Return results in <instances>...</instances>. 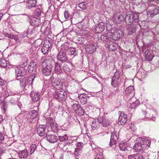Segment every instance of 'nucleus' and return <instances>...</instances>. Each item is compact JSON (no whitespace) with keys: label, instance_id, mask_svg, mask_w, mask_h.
Segmentation results:
<instances>
[{"label":"nucleus","instance_id":"nucleus-1","mask_svg":"<svg viewBox=\"0 0 159 159\" xmlns=\"http://www.w3.org/2000/svg\"><path fill=\"white\" fill-rule=\"evenodd\" d=\"M54 62L52 59L47 58L43 62V68L42 72L43 75L48 76L50 75L52 72L53 65Z\"/></svg>","mask_w":159,"mask_h":159},{"label":"nucleus","instance_id":"nucleus-2","mask_svg":"<svg viewBox=\"0 0 159 159\" xmlns=\"http://www.w3.org/2000/svg\"><path fill=\"white\" fill-rule=\"evenodd\" d=\"M35 77V76L34 74L31 75L28 77H24L20 81V87L25 90H27L30 85L32 88L33 82Z\"/></svg>","mask_w":159,"mask_h":159},{"label":"nucleus","instance_id":"nucleus-3","mask_svg":"<svg viewBox=\"0 0 159 159\" xmlns=\"http://www.w3.org/2000/svg\"><path fill=\"white\" fill-rule=\"evenodd\" d=\"M139 19V16L138 14L135 12H129L126 14L125 20L127 24L130 25L134 21L136 22H138Z\"/></svg>","mask_w":159,"mask_h":159},{"label":"nucleus","instance_id":"nucleus-4","mask_svg":"<svg viewBox=\"0 0 159 159\" xmlns=\"http://www.w3.org/2000/svg\"><path fill=\"white\" fill-rule=\"evenodd\" d=\"M53 97L60 102L65 101L67 98V93L63 90L56 91L53 94Z\"/></svg>","mask_w":159,"mask_h":159},{"label":"nucleus","instance_id":"nucleus-5","mask_svg":"<svg viewBox=\"0 0 159 159\" xmlns=\"http://www.w3.org/2000/svg\"><path fill=\"white\" fill-rule=\"evenodd\" d=\"M38 115V111L33 110L28 113H25L23 117L27 122L31 123L37 118Z\"/></svg>","mask_w":159,"mask_h":159},{"label":"nucleus","instance_id":"nucleus-6","mask_svg":"<svg viewBox=\"0 0 159 159\" xmlns=\"http://www.w3.org/2000/svg\"><path fill=\"white\" fill-rule=\"evenodd\" d=\"M27 70L23 67H16L15 69V76L17 80L21 79V77L25 75Z\"/></svg>","mask_w":159,"mask_h":159},{"label":"nucleus","instance_id":"nucleus-7","mask_svg":"<svg viewBox=\"0 0 159 159\" xmlns=\"http://www.w3.org/2000/svg\"><path fill=\"white\" fill-rule=\"evenodd\" d=\"M125 98H127V100L131 99L134 96V86H130L126 88L125 91Z\"/></svg>","mask_w":159,"mask_h":159},{"label":"nucleus","instance_id":"nucleus-8","mask_svg":"<svg viewBox=\"0 0 159 159\" xmlns=\"http://www.w3.org/2000/svg\"><path fill=\"white\" fill-rule=\"evenodd\" d=\"M52 87L57 90H62L63 87V82L59 79H54L53 78L52 80Z\"/></svg>","mask_w":159,"mask_h":159},{"label":"nucleus","instance_id":"nucleus-9","mask_svg":"<svg viewBox=\"0 0 159 159\" xmlns=\"http://www.w3.org/2000/svg\"><path fill=\"white\" fill-rule=\"evenodd\" d=\"M48 121L50 124L52 130L54 133H58L59 130V127L54 119L52 117H50L48 119Z\"/></svg>","mask_w":159,"mask_h":159},{"label":"nucleus","instance_id":"nucleus-10","mask_svg":"<svg viewBox=\"0 0 159 159\" xmlns=\"http://www.w3.org/2000/svg\"><path fill=\"white\" fill-rule=\"evenodd\" d=\"M138 141L141 142L144 150L148 149L151 144L150 141L146 138H140L138 139Z\"/></svg>","mask_w":159,"mask_h":159},{"label":"nucleus","instance_id":"nucleus-11","mask_svg":"<svg viewBox=\"0 0 159 159\" xmlns=\"http://www.w3.org/2000/svg\"><path fill=\"white\" fill-rule=\"evenodd\" d=\"M120 79V73L118 71H116L114 73L111 81V85L114 87H116L118 84Z\"/></svg>","mask_w":159,"mask_h":159},{"label":"nucleus","instance_id":"nucleus-12","mask_svg":"<svg viewBox=\"0 0 159 159\" xmlns=\"http://www.w3.org/2000/svg\"><path fill=\"white\" fill-rule=\"evenodd\" d=\"M98 123L101 124L103 127H108L111 124V121L105 117L99 116L98 118Z\"/></svg>","mask_w":159,"mask_h":159},{"label":"nucleus","instance_id":"nucleus-13","mask_svg":"<svg viewBox=\"0 0 159 159\" xmlns=\"http://www.w3.org/2000/svg\"><path fill=\"white\" fill-rule=\"evenodd\" d=\"M119 137L117 135L116 132H114L111 133L109 146L112 147L113 145H115L118 142Z\"/></svg>","mask_w":159,"mask_h":159},{"label":"nucleus","instance_id":"nucleus-14","mask_svg":"<svg viewBox=\"0 0 159 159\" xmlns=\"http://www.w3.org/2000/svg\"><path fill=\"white\" fill-rule=\"evenodd\" d=\"M111 38L114 40H118L122 38L123 35V33L121 30H117L113 33H111Z\"/></svg>","mask_w":159,"mask_h":159},{"label":"nucleus","instance_id":"nucleus-15","mask_svg":"<svg viewBox=\"0 0 159 159\" xmlns=\"http://www.w3.org/2000/svg\"><path fill=\"white\" fill-rule=\"evenodd\" d=\"M66 52L60 51L58 54L57 59L61 62H66L68 61V58Z\"/></svg>","mask_w":159,"mask_h":159},{"label":"nucleus","instance_id":"nucleus-16","mask_svg":"<svg viewBox=\"0 0 159 159\" xmlns=\"http://www.w3.org/2000/svg\"><path fill=\"white\" fill-rule=\"evenodd\" d=\"M85 45L86 46L85 49L86 52L88 54H92L96 51L97 48L92 43L87 44L86 43Z\"/></svg>","mask_w":159,"mask_h":159},{"label":"nucleus","instance_id":"nucleus-17","mask_svg":"<svg viewBox=\"0 0 159 159\" xmlns=\"http://www.w3.org/2000/svg\"><path fill=\"white\" fill-rule=\"evenodd\" d=\"M28 70L30 73H33L31 75H34L35 76L37 66L36 63L34 62H31L28 67Z\"/></svg>","mask_w":159,"mask_h":159},{"label":"nucleus","instance_id":"nucleus-18","mask_svg":"<svg viewBox=\"0 0 159 159\" xmlns=\"http://www.w3.org/2000/svg\"><path fill=\"white\" fill-rule=\"evenodd\" d=\"M46 125H40L37 128V131L38 134L41 137L44 136L46 133Z\"/></svg>","mask_w":159,"mask_h":159},{"label":"nucleus","instance_id":"nucleus-19","mask_svg":"<svg viewBox=\"0 0 159 159\" xmlns=\"http://www.w3.org/2000/svg\"><path fill=\"white\" fill-rule=\"evenodd\" d=\"M45 138L47 140L51 143H56L58 140L57 136L54 134H47Z\"/></svg>","mask_w":159,"mask_h":159},{"label":"nucleus","instance_id":"nucleus-20","mask_svg":"<svg viewBox=\"0 0 159 159\" xmlns=\"http://www.w3.org/2000/svg\"><path fill=\"white\" fill-rule=\"evenodd\" d=\"M30 96L33 102H37L40 99V93L38 91H33L31 93Z\"/></svg>","mask_w":159,"mask_h":159},{"label":"nucleus","instance_id":"nucleus-21","mask_svg":"<svg viewBox=\"0 0 159 159\" xmlns=\"http://www.w3.org/2000/svg\"><path fill=\"white\" fill-rule=\"evenodd\" d=\"M20 158H26L29 156V153L27 149L19 151L17 153Z\"/></svg>","mask_w":159,"mask_h":159},{"label":"nucleus","instance_id":"nucleus-22","mask_svg":"<svg viewBox=\"0 0 159 159\" xmlns=\"http://www.w3.org/2000/svg\"><path fill=\"white\" fill-rule=\"evenodd\" d=\"M127 120V115L125 114L124 112L121 113L119 118V124L124 125L126 122Z\"/></svg>","mask_w":159,"mask_h":159},{"label":"nucleus","instance_id":"nucleus-23","mask_svg":"<svg viewBox=\"0 0 159 159\" xmlns=\"http://www.w3.org/2000/svg\"><path fill=\"white\" fill-rule=\"evenodd\" d=\"M113 20L114 22L116 24H120L124 20V17L122 15H115L113 17Z\"/></svg>","mask_w":159,"mask_h":159},{"label":"nucleus","instance_id":"nucleus-24","mask_svg":"<svg viewBox=\"0 0 159 159\" xmlns=\"http://www.w3.org/2000/svg\"><path fill=\"white\" fill-rule=\"evenodd\" d=\"M80 102L82 104H86L87 102V99L89 98L88 94L85 93L81 94L79 96Z\"/></svg>","mask_w":159,"mask_h":159},{"label":"nucleus","instance_id":"nucleus-25","mask_svg":"<svg viewBox=\"0 0 159 159\" xmlns=\"http://www.w3.org/2000/svg\"><path fill=\"white\" fill-rule=\"evenodd\" d=\"M37 1L36 0H27L26 1V7L29 9L35 7L36 6Z\"/></svg>","mask_w":159,"mask_h":159},{"label":"nucleus","instance_id":"nucleus-26","mask_svg":"<svg viewBox=\"0 0 159 159\" xmlns=\"http://www.w3.org/2000/svg\"><path fill=\"white\" fill-rule=\"evenodd\" d=\"M145 54L146 60L148 61H151L154 56L152 51L151 50L147 49L145 51Z\"/></svg>","mask_w":159,"mask_h":159},{"label":"nucleus","instance_id":"nucleus-27","mask_svg":"<svg viewBox=\"0 0 159 159\" xmlns=\"http://www.w3.org/2000/svg\"><path fill=\"white\" fill-rule=\"evenodd\" d=\"M104 23H100L95 27V31L96 33H100L102 32L104 29Z\"/></svg>","mask_w":159,"mask_h":159},{"label":"nucleus","instance_id":"nucleus-28","mask_svg":"<svg viewBox=\"0 0 159 159\" xmlns=\"http://www.w3.org/2000/svg\"><path fill=\"white\" fill-rule=\"evenodd\" d=\"M72 46V44L69 42L64 43L61 46V51H65L67 53Z\"/></svg>","mask_w":159,"mask_h":159},{"label":"nucleus","instance_id":"nucleus-29","mask_svg":"<svg viewBox=\"0 0 159 159\" xmlns=\"http://www.w3.org/2000/svg\"><path fill=\"white\" fill-rule=\"evenodd\" d=\"M78 53V49L75 48H72V46L67 52L68 55L71 56L72 58H74L75 56L77 55Z\"/></svg>","mask_w":159,"mask_h":159},{"label":"nucleus","instance_id":"nucleus-30","mask_svg":"<svg viewBox=\"0 0 159 159\" xmlns=\"http://www.w3.org/2000/svg\"><path fill=\"white\" fill-rule=\"evenodd\" d=\"M154 112L152 111H150L149 113H147L146 111H143L142 113L143 114H145V117L146 118H149L150 120H152L154 121L156 120V118L155 117L153 116V115L152 114L153 112Z\"/></svg>","mask_w":159,"mask_h":159},{"label":"nucleus","instance_id":"nucleus-31","mask_svg":"<svg viewBox=\"0 0 159 159\" xmlns=\"http://www.w3.org/2000/svg\"><path fill=\"white\" fill-rule=\"evenodd\" d=\"M128 159H145L142 155L139 154H131L128 156Z\"/></svg>","mask_w":159,"mask_h":159},{"label":"nucleus","instance_id":"nucleus-32","mask_svg":"<svg viewBox=\"0 0 159 159\" xmlns=\"http://www.w3.org/2000/svg\"><path fill=\"white\" fill-rule=\"evenodd\" d=\"M55 65V71L56 74L59 75L63 73L60 65L58 62L54 63Z\"/></svg>","mask_w":159,"mask_h":159},{"label":"nucleus","instance_id":"nucleus-33","mask_svg":"<svg viewBox=\"0 0 159 159\" xmlns=\"http://www.w3.org/2000/svg\"><path fill=\"white\" fill-rule=\"evenodd\" d=\"M159 13V10L156 8L151 9L148 12V15L153 17Z\"/></svg>","mask_w":159,"mask_h":159},{"label":"nucleus","instance_id":"nucleus-34","mask_svg":"<svg viewBox=\"0 0 159 159\" xmlns=\"http://www.w3.org/2000/svg\"><path fill=\"white\" fill-rule=\"evenodd\" d=\"M140 104V101L137 99L135 102L131 103H130L129 105V107L131 109H135Z\"/></svg>","mask_w":159,"mask_h":159},{"label":"nucleus","instance_id":"nucleus-35","mask_svg":"<svg viewBox=\"0 0 159 159\" xmlns=\"http://www.w3.org/2000/svg\"><path fill=\"white\" fill-rule=\"evenodd\" d=\"M134 148L136 150L141 151L144 150L143 147L142 148V145L141 142L138 141L137 143H136L134 146Z\"/></svg>","mask_w":159,"mask_h":159},{"label":"nucleus","instance_id":"nucleus-36","mask_svg":"<svg viewBox=\"0 0 159 159\" xmlns=\"http://www.w3.org/2000/svg\"><path fill=\"white\" fill-rule=\"evenodd\" d=\"M127 30L128 34L129 35H130L136 32V28L135 26H130L128 27Z\"/></svg>","mask_w":159,"mask_h":159},{"label":"nucleus","instance_id":"nucleus-37","mask_svg":"<svg viewBox=\"0 0 159 159\" xmlns=\"http://www.w3.org/2000/svg\"><path fill=\"white\" fill-rule=\"evenodd\" d=\"M52 39L51 38H46L44 41L43 45L46 46L50 48L52 45Z\"/></svg>","mask_w":159,"mask_h":159},{"label":"nucleus","instance_id":"nucleus-38","mask_svg":"<svg viewBox=\"0 0 159 159\" xmlns=\"http://www.w3.org/2000/svg\"><path fill=\"white\" fill-rule=\"evenodd\" d=\"M148 22L145 21H141V24L139 23V25L141 29L146 30L148 27Z\"/></svg>","mask_w":159,"mask_h":159},{"label":"nucleus","instance_id":"nucleus-39","mask_svg":"<svg viewBox=\"0 0 159 159\" xmlns=\"http://www.w3.org/2000/svg\"><path fill=\"white\" fill-rule=\"evenodd\" d=\"M9 62L7 61L4 59L0 58V67L2 68H7V64Z\"/></svg>","mask_w":159,"mask_h":159},{"label":"nucleus","instance_id":"nucleus-40","mask_svg":"<svg viewBox=\"0 0 159 159\" xmlns=\"http://www.w3.org/2000/svg\"><path fill=\"white\" fill-rule=\"evenodd\" d=\"M41 30H44L43 31L44 35H48L50 33V29L48 26L45 27L44 25H43L41 28Z\"/></svg>","mask_w":159,"mask_h":159},{"label":"nucleus","instance_id":"nucleus-41","mask_svg":"<svg viewBox=\"0 0 159 159\" xmlns=\"http://www.w3.org/2000/svg\"><path fill=\"white\" fill-rule=\"evenodd\" d=\"M128 145L126 143L123 142V143H120L119 144V147L121 151H124L126 150H127Z\"/></svg>","mask_w":159,"mask_h":159},{"label":"nucleus","instance_id":"nucleus-42","mask_svg":"<svg viewBox=\"0 0 159 159\" xmlns=\"http://www.w3.org/2000/svg\"><path fill=\"white\" fill-rule=\"evenodd\" d=\"M40 20L39 18H35L34 19L31 20L30 24L31 25H38L40 23Z\"/></svg>","mask_w":159,"mask_h":159},{"label":"nucleus","instance_id":"nucleus-43","mask_svg":"<svg viewBox=\"0 0 159 159\" xmlns=\"http://www.w3.org/2000/svg\"><path fill=\"white\" fill-rule=\"evenodd\" d=\"M49 48H50L43 45L41 48L42 52L44 55H47L49 51Z\"/></svg>","mask_w":159,"mask_h":159},{"label":"nucleus","instance_id":"nucleus-44","mask_svg":"<svg viewBox=\"0 0 159 159\" xmlns=\"http://www.w3.org/2000/svg\"><path fill=\"white\" fill-rule=\"evenodd\" d=\"M18 101V98L16 96H13L11 97L9 102L11 104L15 105Z\"/></svg>","mask_w":159,"mask_h":159},{"label":"nucleus","instance_id":"nucleus-45","mask_svg":"<svg viewBox=\"0 0 159 159\" xmlns=\"http://www.w3.org/2000/svg\"><path fill=\"white\" fill-rule=\"evenodd\" d=\"M100 39L103 41H106L108 42L110 40L111 38L108 37L107 35H103L101 36Z\"/></svg>","mask_w":159,"mask_h":159},{"label":"nucleus","instance_id":"nucleus-46","mask_svg":"<svg viewBox=\"0 0 159 159\" xmlns=\"http://www.w3.org/2000/svg\"><path fill=\"white\" fill-rule=\"evenodd\" d=\"M76 112L80 116L83 115L85 113L84 109L81 105L80 106Z\"/></svg>","mask_w":159,"mask_h":159},{"label":"nucleus","instance_id":"nucleus-47","mask_svg":"<svg viewBox=\"0 0 159 159\" xmlns=\"http://www.w3.org/2000/svg\"><path fill=\"white\" fill-rule=\"evenodd\" d=\"M108 48L112 51H115L117 49V45L115 43H112L109 45Z\"/></svg>","mask_w":159,"mask_h":159},{"label":"nucleus","instance_id":"nucleus-48","mask_svg":"<svg viewBox=\"0 0 159 159\" xmlns=\"http://www.w3.org/2000/svg\"><path fill=\"white\" fill-rule=\"evenodd\" d=\"M86 41L87 42V41H85L84 39L82 37H79L77 39V42L79 44H83L84 45H85L86 43L85 42Z\"/></svg>","mask_w":159,"mask_h":159},{"label":"nucleus","instance_id":"nucleus-49","mask_svg":"<svg viewBox=\"0 0 159 159\" xmlns=\"http://www.w3.org/2000/svg\"><path fill=\"white\" fill-rule=\"evenodd\" d=\"M37 146L36 144H32L30 148V154L31 155L36 149Z\"/></svg>","mask_w":159,"mask_h":159},{"label":"nucleus","instance_id":"nucleus-50","mask_svg":"<svg viewBox=\"0 0 159 159\" xmlns=\"http://www.w3.org/2000/svg\"><path fill=\"white\" fill-rule=\"evenodd\" d=\"M97 121H96V120L93 121L92 124L91 125V127L92 129L93 130H95L96 129H97L99 127V125L98 124Z\"/></svg>","mask_w":159,"mask_h":159},{"label":"nucleus","instance_id":"nucleus-51","mask_svg":"<svg viewBox=\"0 0 159 159\" xmlns=\"http://www.w3.org/2000/svg\"><path fill=\"white\" fill-rule=\"evenodd\" d=\"M78 7L82 9H86L87 7V3L85 2H83L78 4Z\"/></svg>","mask_w":159,"mask_h":159},{"label":"nucleus","instance_id":"nucleus-52","mask_svg":"<svg viewBox=\"0 0 159 159\" xmlns=\"http://www.w3.org/2000/svg\"><path fill=\"white\" fill-rule=\"evenodd\" d=\"M59 139L60 142H65L68 140V137L67 135L66 134L64 136H59Z\"/></svg>","mask_w":159,"mask_h":159},{"label":"nucleus","instance_id":"nucleus-53","mask_svg":"<svg viewBox=\"0 0 159 159\" xmlns=\"http://www.w3.org/2000/svg\"><path fill=\"white\" fill-rule=\"evenodd\" d=\"M83 146V143L82 142H79L77 143L76 145V148L77 150L81 151Z\"/></svg>","mask_w":159,"mask_h":159},{"label":"nucleus","instance_id":"nucleus-54","mask_svg":"<svg viewBox=\"0 0 159 159\" xmlns=\"http://www.w3.org/2000/svg\"><path fill=\"white\" fill-rule=\"evenodd\" d=\"M42 40L40 39L36 40L34 42V44L36 47H38L42 43Z\"/></svg>","mask_w":159,"mask_h":159},{"label":"nucleus","instance_id":"nucleus-55","mask_svg":"<svg viewBox=\"0 0 159 159\" xmlns=\"http://www.w3.org/2000/svg\"><path fill=\"white\" fill-rule=\"evenodd\" d=\"M63 70L65 72H69L70 70L69 66L66 63L64 64L63 66Z\"/></svg>","mask_w":159,"mask_h":159},{"label":"nucleus","instance_id":"nucleus-56","mask_svg":"<svg viewBox=\"0 0 159 159\" xmlns=\"http://www.w3.org/2000/svg\"><path fill=\"white\" fill-rule=\"evenodd\" d=\"M64 17L66 19L68 20L70 18V15L69 12L67 11H66L64 12Z\"/></svg>","mask_w":159,"mask_h":159},{"label":"nucleus","instance_id":"nucleus-57","mask_svg":"<svg viewBox=\"0 0 159 159\" xmlns=\"http://www.w3.org/2000/svg\"><path fill=\"white\" fill-rule=\"evenodd\" d=\"M80 105L79 104H74L72 106L73 109L75 111V112H76L77 110L78 109Z\"/></svg>","mask_w":159,"mask_h":159},{"label":"nucleus","instance_id":"nucleus-58","mask_svg":"<svg viewBox=\"0 0 159 159\" xmlns=\"http://www.w3.org/2000/svg\"><path fill=\"white\" fill-rule=\"evenodd\" d=\"M16 120L18 122H20L23 120V117L22 116L19 115L17 117L15 118Z\"/></svg>","mask_w":159,"mask_h":159},{"label":"nucleus","instance_id":"nucleus-59","mask_svg":"<svg viewBox=\"0 0 159 159\" xmlns=\"http://www.w3.org/2000/svg\"><path fill=\"white\" fill-rule=\"evenodd\" d=\"M7 36L8 38L13 39L15 40H16L17 39L16 36L13 34H8L7 35Z\"/></svg>","mask_w":159,"mask_h":159},{"label":"nucleus","instance_id":"nucleus-60","mask_svg":"<svg viewBox=\"0 0 159 159\" xmlns=\"http://www.w3.org/2000/svg\"><path fill=\"white\" fill-rule=\"evenodd\" d=\"M5 135L3 133L0 132V142H2L4 140Z\"/></svg>","mask_w":159,"mask_h":159},{"label":"nucleus","instance_id":"nucleus-61","mask_svg":"<svg viewBox=\"0 0 159 159\" xmlns=\"http://www.w3.org/2000/svg\"><path fill=\"white\" fill-rule=\"evenodd\" d=\"M81 152V151L79 150H77V149L75 148V152L74 153V155L75 157H78L80 154Z\"/></svg>","mask_w":159,"mask_h":159},{"label":"nucleus","instance_id":"nucleus-62","mask_svg":"<svg viewBox=\"0 0 159 159\" xmlns=\"http://www.w3.org/2000/svg\"><path fill=\"white\" fill-rule=\"evenodd\" d=\"M41 11L39 8L36 9L35 11V13L36 15L40 16L41 15Z\"/></svg>","mask_w":159,"mask_h":159},{"label":"nucleus","instance_id":"nucleus-63","mask_svg":"<svg viewBox=\"0 0 159 159\" xmlns=\"http://www.w3.org/2000/svg\"><path fill=\"white\" fill-rule=\"evenodd\" d=\"M102 157V154L101 152H100L97 154L95 159H101Z\"/></svg>","mask_w":159,"mask_h":159},{"label":"nucleus","instance_id":"nucleus-64","mask_svg":"<svg viewBox=\"0 0 159 159\" xmlns=\"http://www.w3.org/2000/svg\"><path fill=\"white\" fill-rule=\"evenodd\" d=\"M27 65V63L26 61H24L22 64H21L20 66H21L20 67H23L24 68V67H26Z\"/></svg>","mask_w":159,"mask_h":159}]
</instances>
